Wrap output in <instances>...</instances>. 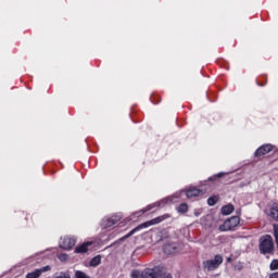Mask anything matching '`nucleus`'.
Here are the masks:
<instances>
[{"instance_id": "nucleus-7", "label": "nucleus", "mask_w": 278, "mask_h": 278, "mask_svg": "<svg viewBox=\"0 0 278 278\" xmlns=\"http://www.w3.org/2000/svg\"><path fill=\"white\" fill-rule=\"evenodd\" d=\"M273 148H274L273 144H264L255 151V156L262 157V155H266L267 153H270V151H273Z\"/></svg>"}, {"instance_id": "nucleus-16", "label": "nucleus", "mask_w": 278, "mask_h": 278, "mask_svg": "<svg viewBox=\"0 0 278 278\" xmlns=\"http://www.w3.org/2000/svg\"><path fill=\"white\" fill-rule=\"evenodd\" d=\"M177 212H179V214H186V212H188V204L182 203L178 206Z\"/></svg>"}, {"instance_id": "nucleus-11", "label": "nucleus", "mask_w": 278, "mask_h": 278, "mask_svg": "<svg viewBox=\"0 0 278 278\" xmlns=\"http://www.w3.org/2000/svg\"><path fill=\"white\" fill-rule=\"evenodd\" d=\"M199 194H201V190H199L197 188L188 189L186 191L187 199H192L193 197H199Z\"/></svg>"}, {"instance_id": "nucleus-4", "label": "nucleus", "mask_w": 278, "mask_h": 278, "mask_svg": "<svg viewBox=\"0 0 278 278\" xmlns=\"http://www.w3.org/2000/svg\"><path fill=\"white\" fill-rule=\"evenodd\" d=\"M240 225V217L232 216L228 218L222 226H219V231H231V229Z\"/></svg>"}, {"instance_id": "nucleus-14", "label": "nucleus", "mask_w": 278, "mask_h": 278, "mask_svg": "<svg viewBox=\"0 0 278 278\" xmlns=\"http://www.w3.org/2000/svg\"><path fill=\"white\" fill-rule=\"evenodd\" d=\"M233 212V206L232 204H227L225 206L222 207V214L224 216H229V214H231Z\"/></svg>"}, {"instance_id": "nucleus-8", "label": "nucleus", "mask_w": 278, "mask_h": 278, "mask_svg": "<svg viewBox=\"0 0 278 278\" xmlns=\"http://www.w3.org/2000/svg\"><path fill=\"white\" fill-rule=\"evenodd\" d=\"M113 225H116V219H114L113 217H105L101 222V227L103 229H108V227H113Z\"/></svg>"}, {"instance_id": "nucleus-15", "label": "nucleus", "mask_w": 278, "mask_h": 278, "mask_svg": "<svg viewBox=\"0 0 278 278\" xmlns=\"http://www.w3.org/2000/svg\"><path fill=\"white\" fill-rule=\"evenodd\" d=\"M99 264H101V255H97L93 258H91L89 266H91L92 268H97Z\"/></svg>"}, {"instance_id": "nucleus-1", "label": "nucleus", "mask_w": 278, "mask_h": 278, "mask_svg": "<svg viewBox=\"0 0 278 278\" xmlns=\"http://www.w3.org/2000/svg\"><path fill=\"white\" fill-rule=\"evenodd\" d=\"M168 214L159 216L154 219L144 222L142 224H140L139 226H137L136 228H134L132 230L129 231V233L126 235V238H131V236H134V233H136L137 231H140L141 229H147V227H152V225H159V223H162L163 220H166V218H168Z\"/></svg>"}, {"instance_id": "nucleus-19", "label": "nucleus", "mask_w": 278, "mask_h": 278, "mask_svg": "<svg viewBox=\"0 0 278 278\" xmlns=\"http://www.w3.org/2000/svg\"><path fill=\"white\" fill-rule=\"evenodd\" d=\"M269 268L270 270H278V260L271 261Z\"/></svg>"}, {"instance_id": "nucleus-10", "label": "nucleus", "mask_w": 278, "mask_h": 278, "mask_svg": "<svg viewBox=\"0 0 278 278\" xmlns=\"http://www.w3.org/2000/svg\"><path fill=\"white\" fill-rule=\"evenodd\" d=\"M163 251L167 255H173V253H175V251H177V244H175V243H167V244H165L163 247Z\"/></svg>"}, {"instance_id": "nucleus-20", "label": "nucleus", "mask_w": 278, "mask_h": 278, "mask_svg": "<svg viewBox=\"0 0 278 278\" xmlns=\"http://www.w3.org/2000/svg\"><path fill=\"white\" fill-rule=\"evenodd\" d=\"M225 175H229V173H218L216 176H214L213 178H210V181L214 180V179H220V177H225Z\"/></svg>"}, {"instance_id": "nucleus-3", "label": "nucleus", "mask_w": 278, "mask_h": 278, "mask_svg": "<svg viewBox=\"0 0 278 278\" xmlns=\"http://www.w3.org/2000/svg\"><path fill=\"white\" fill-rule=\"evenodd\" d=\"M220 264H223V256L220 254H217L214 256L213 260L204 261L203 268L204 270L212 273V270H216V268H218Z\"/></svg>"}, {"instance_id": "nucleus-5", "label": "nucleus", "mask_w": 278, "mask_h": 278, "mask_svg": "<svg viewBox=\"0 0 278 278\" xmlns=\"http://www.w3.org/2000/svg\"><path fill=\"white\" fill-rule=\"evenodd\" d=\"M62 241L60 242V247L61 249H64L65 251H71V249H73V247H75L77 239H75V237H68L65 236L63 239H61Z\"/></svg>"}, {"instance_id": "nucleus-24", "label": "nucleus", "mask_w": 278, "mask_h": 278, "mask_svg": "<svg viewBox=\"0 0 278 278\" xmlns=\"http://www.w3.org/2000/svg\"><path fill=\"white\" fill-rule=\"evenodd\" d=\"M269 278H278V271L271 274V275L269 276Z\"/></svg>"}, {"instance_id": "nucleus-6", "label": "nucleus", "mask_w": 278, "mask_h": 278, "mask_svg": "<svg viewBox=\"0 0 278 278\" xmlns=\"http://www.w3.org/2000/svg\"><path fill=\"white\" fill-rule=\"evenodd\" d=\"M51 270V266L47 265L39 269H36L35 271H30L26 275V278H39L42 273H49Z\"/></svg>"}, {"instance_id": "nucleus-21", "label": "nucleus", "mask_w": 278, "mask_h": 278, "mask_svg": "<svg viewBox=\"0 0 278 278\" xmlns=\"http://www.w3.org/2000/svg\"><path fill=\"white\" fill-rule=\"evenodd\" d=\"M59 260H60L61 262H66V260H68V255H66V254H61V255H59Z\"/></svg>"}, {"instance_id": "nucleus-13", "label": "nucleus", "mask_w": 278, "mask_h": 278, "mask_svg": "<svg viewBox=\"0 0 278 278\" xmlns=\"http://www.w3.org/2000/svg\"><path fill=\"white\" fill-rule=\"evenodd\" d=\"M269 216L273 220L278 222V204H273L269 211Z\"/></svg>"}, {"instance_id": "nucleus-2", "label": "nucleus", "mask_w": 278, "mask_h": 278, "mask_svg": "<svg viewBox=\"0 0 278 278\" xmlns=\"http://www.w3.org/2000/svg\"><path fill=\"white\" fill-rule=\"evenodd\" d=\"M274 249H275V245L273 243V237H270V235H266L265 237L261 238V244H260L261 253L266 255V253H273Z\"/></svg>"}, {"instance_id": "nucleus-9", "label": "nucleus", "mask_w": 278, "mask_h": 278, "mask_svg": "<svg viewBox=\"0 0 278 278\" xmlns=\"http://www.w3.org/2000/svg\"><path fill=\"white\" fill-rule=\"evenodd\" d=\"M141 278H157V271L153 268H148L141 273Z\"/></svg>"}, {"instance_id": "nucleus-26", "label": "nucleus", "mask_w": 278, "mask_h": 278, "mask_svg": "<svg viewBox=\"0 0 278 278\" xmlns=\"http://www.w3.org/2000/svg\"><path fill=\"white\" fill-rule=\"evenodd\" d=\"M227 262H231V257H228V258H227Z\"/></svg>"}, {"instance_id": "nucleus-23", "label": "nucleus", "mask_w": 278, "mask_h": 278, "mask_svg": "<svg viewBox=\"0 0 278 278\" xmlns=\"http://www.w3.org/2000/svg\"><path fill=\"white\" fill-rule=\"evenodd\" d=\"M150 210H153V205H149L147 206L144 210H142V214H144V212H149Z\"/></svg>"}, {"instance_id": "nucleus-17", "label": "nucleus", "mask_w": 278, "mask_h": 278, "mask_svg": "<svg viewBox=\"0 0 278 278\" xmlns=\"http://www.w3.org/2000/svg\"><path fill=\"white\" fill-rule=\"evenodd\" d=\"M216 203H218V197L213 195L211 198L207 199V204L210 206H214Z\"/></svg>"}, {"instance_id": "nucleus-12", "label": "nucleus", "mask_w": 278, "mask_h": 278, "mask_svg": "<svg viewBox=\"0 0 278 278\" xmlns=\"http://www.w3.org/2000/svg\"><path fill=\"white\" fill-rule=\"evenodd\" d=\"M92 242H86L75 249V253H88V248Z\"/></svg>"}, {"instance_id": "nucleus-25", "label": "nucleus", "mask_w": 278, "mask_h": 278, "mask_svg": "<svg viewBox=\"0 0 278 278\" xmlns=\"http://www.w3.org/2000/svg\"><path fill=\"white\" fill-rule=\"evenodd\" d=\"M163 278H173L170 274H166Z\"/></svg>"}, {"instance_id": "nucleus-22", "label": "nucleus", "mask_w": 278, "mask_h": 278, "mask_svg": "<svg viewBox=\"0 0 278 278\" xmlns=\"http://www.w3.org/2000/svg\"><path fill=\"white\" fill-rule=\"evenodd\" d=\"M131 277H132V278H138V277H140V271L134 270V271L131 273Z\"/></svg>"}, {"instance_id": "nucleus-18", "label": "nucleus", "mask_w": 278, "mask_h": 278, "mask_svg": "<svg viewBox=\"0 0 278 278\" xmlns=\"http://www.w3.org/2000/svg\"><path fill=\"white\" fill-rule=\"evenodd\" d=\"M75 277L76 278H90L88 275H86V273L81 271V270H77L75 273Z\"/></svg>"}]
</instances>
